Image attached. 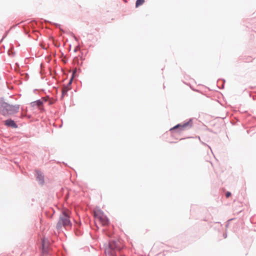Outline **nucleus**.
Returning a JSON list of instances; mask_svg holds the SVG:
<instances>
[{
	"label": "nucleus",
	"mask_w": 256,
	"mask_h": 256,
	"mask_svg": "<svg viewBox=\"0 0 256 256\" xmlns=\"http://www.w3.org/2000/svg\"><path fill=\"white\" fill-rule=\"evenodd\" d=\"M45 22H48L52 25H54L56 28H58L59 29L60 28V25L58 23L52 22L48 20H45Z\"/></svg>",
	"instance_id": "obj_16"
},
{
	"label": "nucleus",
	"mask_w": 256,
	"mask_h": 256,
	"mask_svg": "<svg viewBox=\"0 0 256 256\" xmlns=\"http://www.w3.org/2000/svg\"><path fill=\"white\" fill-rule=\"evenodd\" d=\"M81 224V222H80L76 226H75L74 232L75 234L77 236H80L83 234V232L80 229V226Z\"/></svg>",
	"instance_id": "obj_8"
},
{
	"label": "nucleus",
	"mask_w": 256,
	"mask_h": 256,
	"mask_svg": "<svg viewBox=\"0 0 256 256\" xmlns=\"http://www.w3.org/2000/svg\"><path fill=\"white\" fill-rule=\"evenodd\" d=\"M228 224H228H228H226V228H227V227H228Z\"/></svg>",
	"instance_id": "obj_33"
},
{
	"label": "nucleus",
	"mask_w": 256,
	"mask_h": 256,
	"mask_svg": "<svg viewBox=\"0 0 256 256\" xmlns=\"http://www.w3.org/2000/svg\"><path fill=\"white\" fill-rule=\"evenodd\" d=\"M20 108V104H10L4 101V98H0V114L4 117H9L16 114Z\"/></svg>",
	"instance_id": "obj_1"
},
{
	"label": "nucleus",
	"mask_w": 256,
	"mask_h": 256,
	"mask_svg": "<svg viewBox=\"0 0 256 256\" xmlns=\"http://www.w3.org/2000/svg\"><path fill=\"white\" fill-rule=\"evenodd\" d=\"M232 195V194L230 192H226V198H229Z\"/></svg>",
	"instance_id": "obj_17"
},
{
	"label": "nucleus",
	"mask_w": 256,
	"mask_h": 256,
	"mask_svg": "<svg viewBox=\"0 0 256 256\" xmlns=\"http://www.w3.org/2000/svg\"><path fill=\"white\" fill-rule=\"evenodd\" d=\"M60 30L62 34L65 33V31L63 29H62L61 28H60Z\"/></svg>",
	"instance_id": "obj_22"
},
{
	"label": "nucleus",
	"mask_w": 256,
	"mask_h": 256,
	"mask_svg": "<svg viewBox=\"0 0 256 256\" xmlns=\"http://www.w3.org/2000/svg\"><path fill=\"white\" fill-rule=\"evenodd\" d=\"M26 114H24V113H22L20 116V118H26Z\"/></svg>",
	"instance_id": "obj_19"
},
{
	"label": "nucleus",
	"mask_w": 256,
	"mask_h": 256,
	"mask_svg": "<svg viewBox=\"0 0 256 256\" xmlns=\"http://www.w3.org/2000/svg\"><path fill=\"white\" fill-rule=\"evenodd\" d=\"M62 55L65 58L66 57V56L64 54L63 52L62 53Z\"/></svg>",
	"instance_id": "obj_31"
},
{
	"label": "nucleus",
	"mask_w": 256,
	"mask_h": 256,
	"mask_svg": "<svg viewBox=\"0 0 256 256\" xmlns=\"http://www.w3.org/2000/svg\"><path fill=\"white\" fill-rule=\"evenodd\" d=\"M98 212L100 214H104V212H102V210H98Z\"/></svg>",
	"instance_id": "obj_24"
},
{
	"label": "nucleus",
	"mask_w": 256,
	"mask_h": 256,
	"mask_svg": "<svg viewBox=\"0 0 256 256\" xmlns=\"http://www.w3.org/2000/svg\"><path fill=\"white\" fill-rule=\"evenodd\" d=\"M21 110L22 112H27V108H26L25 109L23 108V107H22L21 108Z\"/></svg>",
	"instance_id": "obj_21"
},
{
	"label": "nucleus",
	"mask_w": 256,
	"mask_h": 256,
	"mask_svg": "<svg viewBox=\"0 0 256 256\" xmlns=\"http://www.w3.org/2000/svg\"><path fill=\"white\" fill-rule=\"evenodd\" d=\"M225 82L226 80L224 79H218L217 80V86L218 88L220 90L224 88Z\"/></svg>",
	"instance_id": "obj_9"
},
{
	"label": "nucleus",
	"mask_w": 256,
	"mask_h": 256,
	"mask_svg": "<svg viewBox=\"0 0 256 256\" xmlns=\"http://www.w3.org/2000/svg\"><path fill=\"white\" fill-rule=\"evenodd\" d=\"M232 220H233L232 218V219H230V220H228V221Z\"/></svg>",
	"instance_id": "obj_36"
},
{
	"label": "nucleus",
	"mask_w": 256,
	"mask_h": 256,
	"mask_svg": "<svg viewBox=\"0 0 256 256\" xmlns=\"http://www.w3.org/2000/svg\"><path fill=\"white\" fill-rule=\"evenodd\" d=\"M193 118H190L187 122H184L182 123H179L170 128V131L172 134L180 133L184 130L190 129L193 126Z\"/></svg>",
	"instance_id": "obj_3"
},
{
	"label": "nucleus",
	"mask_w": 256,
	"mask_h": 256,
	"mask_svg": "<svg viewBox=\"0 0 256 256\" xmlns=\"http://www.w3.org/2000/svg\"><path fill=\"white\" fill-rule=\"evenodd\" d=\"M70 48H71V44H70Z\"/></svg>",
	"instance_id": "obj_35"
},
{
	"label": "nucleus",
	"mask_w": 256,
	"mask_h": 256,
	"mask_svg": "<svg viewBox=\"0 0 256 256\" xmlns=\"http://www.w3.org/2000/svg\"><path fill=\"white\" fill-rule=\"evenodd\" d=\"M4 124L5 126H6L8 128H17L18 127L16 122H15L12 118H8L6 120H4Z\"/></svg>",
	"instance_id": "obj_5"
},
{
	"label": "nucleus",
	"mask_w": 256,
	"mask_h": 256,
	"mask_svg": "<svg viewBox=\"0 0 256 256\" xmlns=\"http://www.w3.org/2000/svg\"><path fill=\"white\" fill-rule=\"evenodd\" d=\"M52 210V215L50 216V218H52V217L53 214H54V212H55V211H54V208H51V210Z\"/></svg>",
	"instance_id": "obj_23"
},
{
	"label": "nucleus",
	"mask_w": 256,
	"mask_h": 256,
	"mask_svg": "<svg viewBox=\"0 0 256 256\" xmlns=\"http://www.w3.org/2000/svg\"><path fill=\"white\" fill-rule=\"evenodd\" d=\"M72 224L70 219V216L66 212L62 211V214L60 216L59 220L56 224V228L58 230H60L62 226L66 228H71Z\"/></svg>",
	"instance_id": "obj_2"
},
{
	"label": "nucleus",
	"mask_w": 256,
	"mask_h": 256,
	"mask_svg": "<svg viewBox=\"0 0 256 256\" xmlns=\"http://www.w3.org/2000/svg\"><path fill=\"white\" fill-rule=\"evenodd\" d=\"M8 54L9 56L12 57L14 56L15 54V52L14 50V46L12 45L11 46L10 48L8 50Z\"/></svg>",
	"instance_id": "obj_11"
},
{
	"label": "nucleus",
	"mask_w": 256,
	"mask_h": 256,
	"mask_svg": "<svg viewBox=\"0 0 256 256\" xmlns=\"http://www.w3.org/2000/svg\"><path fill=\"white\" fill-rule=\"evenodd\" d=\"M36 90H36V89H34V92H35Z\"/></svg>",
	"instance_id": "obj_32"
},
{
	"label": "nucleus",
	"mask_w": 256,
	"mask_h": 256,
	"mask_svg": "<svg viewBox=\"0 0 256 256\" xmlns=\"http://www.w3.org/2000/svg\"><path fill=\"white\" fill-rule=\"evenodd\" d=\"M36 180L39 181L40 184L43 185L44 182V175L39 170L36 171Z\"/></svg>",
	"instance_id": "obj_6"
},
{
	"label": "nucleus",
	"mask_w": 256,
	"mask_h": 256,
	"mask_svg": "<svg viewBox=\"0 0 256 256\" xmlns=\"http://www.w3.org/2000/svg\"><path fill=\"white\" fill-rule=\"evenodd\" d=\"M9 32V30H7L5 32V34H6L8 35V33Z\"/></svg>",
	"instance_id": "obj_29"
},
{
	"label": "nucleus",
	"mask_w": 256,
	"mask_h": 256,
	"mask_svg": "<svg viewBox=\"0 0 256 256\" xmlns=\"http://www.w3.org/2000/svg\"><path fill=\"white\" fill-rule=\"evenodd\" d=\"M144 0H136L135 4L136 8H137L140 6L144 4Z\"/></svg>",
	"instance_id": "obj_13"
},
{
	"label": "nucleus",
	"mask_w": 256,
	"mask_h": 256,
	"mask_svg": "<svg viewBox=\"0 0 256 256\" xmlns=\"http://www.w3.org/2000/svg\"><path fill=\"white\" fill-rule=\"evenodd\" d=\"M66 62H67V60H66L64 62H65V63H66Z\"/></svg>",
	"instance_id": "obj_38"
},
{
	"label": "nucleus",
	"mask_w": 256,
	"mask_h": 256,
	"mask_svg": "<svg viewBox=\"0 0 256 256\" xmlns=\"http://www.w3.org/2000/svg\"><path fill=\"white\" fill-rule=\"evenodd\" d=\"M44 104V102L40 100V99H38V100H37L34 102H32L30 103V105L32 107H34V106H42Z\"/></svg>",
	"instance_id": "obj_10"
},
{
	"label": "nucleus",
	"mask_w": 256,
	"mask_h": 256,
	"mask_svg": "<svg viewBox=\"0 0 256 256\" xmlns=\"http://www.w3.org/2000/svg\"><path fill=\"white\" fill-rule=\"evenodd\" d=\"M223 236L224 238H226L227 237V233L225 232L223 234Z\"/></svg>",
	"instance_id": "obj_26"
},
{
	"label": "nucleus",
	"mask_w": 256,
	"mask_h": 256,
	"mask_svg": "<svg viewBox=\"0 0 256 256\" xmlns=\"http://www.w3.org/2000/svg\"><path fill=\"white\" fill-rule=\"evenodd\" d=\"M16 66H18V67H19V64H18V62H16Z\"/></svg>",
	"instance_id": "obj_30"
},
{
	"label": "nucleus",
	"mask_w": 256,
	"mask_h": 256,
	"mask_svg": "<svg viewBox=\"0 0 256 256\" xmlns=\"http://www.w3.org/2000/svg\"><path fill=\"white\" fill-rule=\"evenodd\" d=\"M49 246L50 244H41L40 249L42 256L48 255L49 254Z\"/></svg>",
	"instance_id": "obj_7"
},
{
	"label": "nucleus",
	"mask_w": 256,
	"mask_h": 256,
	"mask_svg": "<svg viewBox=\"0 0 256 256\" xmlns=\"http://www.w3.org/2000/svg\"><path fill=\"white\" fill-rule=\"evenodd\" d=\"M102 220L104 224L106 225L110 224L109 219L106 216H104V218H100Z\"/></svg>",
	"instance_id": "obj_14"
},
{
	"label": "nucleus",
	"mask_w": 256,
	"mask_h": 256,
	"mask_svg": "<svg viewBox=\"0 0 256 256\" xmlns=\"http://www.w3.org/2000/svg\"><path fill=\"white\" fill-rule=\"evenodd\" d=\"M62 94L61 98H62L65 94H67V91L62 90Z\"/></svg>",
	"instance_id": "obj_18"
},
{
	"label": "nucleus",
	"mask_w": 256,
	"mask_h": 256,
	"mask_svg": "<svg viewBox=\"0 0 256 256\" xmlns=\"http://www.w3.org/2000/svg\"><path fill=\"white\" fill-rule=\"evenodd\" d=\"M60 44H58L57 46H60Z\"/></svg>",
	"instance_id": "obj_40"
},
{
	"label": "nucleus",
	"mask_w": 256,
	"mask_h": 256,
	"mask_svg": "<svg viewBox=\"0 0 256 256\" xmlns=\"http://www.w3.org/2000/svg\"><path fill=\"white\" fill-rule=\"evenodd\" d=\"M74 40H76V42H78V38L77 37H76V36H74Z\"/></svg>",
	"instance_id": "obj_27"
},
{
	"label": "nucleus",
	"mask_w": 256,
	"mask_h": 256,
	"mask_svg": "<svg viewBox=\"0 0 256 256\" xmlns=\"http://www.w3.org/2000/svg\"><path fill=\"white\" fill-rule=\"evenodd\" d=\"M105 253L109 256H116V250H119L120 246H118L116 240H110L108 244H105Z\"/></svg>",
	"instance_id": "obj_4"
},
{
	"label": "nucleus",
	"mask_w": 256,
	"mask_h": 256,
	"mask_svg": "<svg viewBox=\"0 0 256 256\" xmlns=\"http://www.w3.org/2000/svg\"><path fill=\"white\" fill-rule=\"evenodd\" d=\"M50 244V242L48 238H44L42 239L41 244Z\"/></svg>",
	"instance_id": "obj_15"
},
{
	"label": "nucleus",
	"mask_w": 256,
	"mask_h": 256,
	"mask_svg": "<svg viewBox=\"0 0 256 256\" xmlns=\"http://www.w3.org/2000/svg\"><path fill=\"white\" fill-rule=\"evenodd\" d=\"M26 118H28V119H30V118H31V116H30V114H26Z\"/></svg>",
	"instance_id": "obj_25"
},
{
	"label": "nucleus",
	"mask_w": 256,
	"mask_h": 256,
	"mask_svg": "<svg viewBox=\"0 0 256 256\" xmlns=\"http://www.w3.org/2000/svg\"><path fill=\"white\" fill-rule=\"evenodd\" d=\"M202 142V144H204V146H205V145H206V146H208L206 143H204V142Z\"/></svg>",
	"instance_id": "obj_28"
},
{
	"label": "nucleus",
	"mask_w": 256,
	"mask_h": 256,
	"mask_svg": "<svg viewBox=\"0 0 256 256\" xmlns=\"http://www.w3.org/2000/svg\"><path fill=\"white\" fill-rule=\"evenodd\" d=\"M74 72H73L72 74V76H71V78H70L69 81H68V83L67 85H66V88H67L70 90V86L72 82V81H73V78H74Z\"/></svg>",
	"instance_id": "obj_12"
},
{
	"label": "nucleus",
	"mask_w": 256,
	"mask_h": 256,
	"mask_svg": "<svg viewBox=\"0 0 256 256\" xmlns=\"http://www.w3.org/2000/svg\"><path fill=\"white\" fill-rule=\"evenodd\" d=\"M6 36H7V34L4 33V36H2V38L0 40V42H2L4 40V39L6 37Z\"/></svg>",
	"instance_id": "obj_20"
},
{
	"label": "nucleus",
	"mask_w": 256,
	"mask_h": 256,
	"mask_svg": "<svg viewBox=\"0 0 256 256\" xmlns=\"http://www.w3.org/2000/svg\"><path fill=\"white\" fill-rule=\"evenodd\" d=\"M184 138H182L180 139V140H184Z\"/></svg>",
	"instance_id": "obj_34"
},
{
	"label": "nucleus",
	"mask_w": 256,
	"mask_h": 256,
	"mask_svg": "<svg viewBox=\"0 0 256 256\" xmlns=\"http://www.w3.org/2000/svg\"><path fill=\"white\" fill-rule=\"evenodd\" d=\"M192 136H190V137H188V138H192Z\"/></svg>",
	"instance_id": "obj_39"
},
{
	"label": "nucleus",
	"mask_w": 256,
	"mask_h": 256,
	"mask_svg": "<svg viewBox=\"0 0 256 256\" xmlns=\"http://www.w3.org/2000/svg\"><path fill=\"white\" fill-rule=\"evenodd\" d=\"M198 139L200 140V137L199 136H198Z\"/></svg>",
	"instance_id": "obj_37"
}]
</instances>
